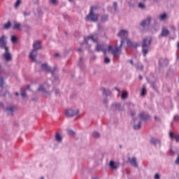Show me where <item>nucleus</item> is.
<instances>
[{
    "mask_svg": "<svg viewBox=\"0 0 179 179\" xmlns=\"http://www.w3.org/2000/svg\"><path fill=\"white\" fill-rule=\"evenodd\" d=\"M166 17H167V15H166V13H163L159 15L160 20H164V19H166Z\"/></svg>",
    "mask_w": 179,
    "mask_h": 179,
    "instance_id": "nucleus-26",
    "label": "nucleus"
},
{
    "mask_svg": "<svg viewBox=\"0 0 179 179\" xmlns=\"http://www.w3.org/2000/svg\"><path fill=\"white\" fill-rule=\"evenodd\" d=\"M150 43H152V38L148 37L143 39L142 43L143 47V54L144 57H146V54H148V47L150 45Z\"/></svg>",
    "mask_w": 179,
    "mask_h": 179,
    "instance_id": "nucleus-5",
    "label": "nucleus"
},
{
    "mask_svg": "<svg viewBox=\"0 0 179 179\" xmlns=\"http://www.w3.org/2000/svg\"><path fill=\"white\" fill-rule=\"evenodd\" d=\"M129 62H130V64H131V65H134V61L129 60Z\"/></svg>",
    "mask_w": 179,
    "mask_h": 179,
    "instance_id": "nucleus-47",
    "label": "nucleus"
},
{
    "mask_svg": "<svg viewBox=\"0 0 179 179\" xmlns=\"http://www.w3.org/2000/svg\"><path fill=\"white\" fill-rule=\"evenodd\" d=\"M128 161L134 167H138V162H136V158H128Z\"/></svg>",
    "mask_w": 179,
    "mask_h": 179,
    "instance_id": "nucleus-13",
    "label": "nucleus"
},
{
    "mask_svg": "<svg viewBox=\"0 0 179 179\" xmlns=\"http://www.w3.org/2000/svg\"><path fill=\"white\" fill-rule=\"evenodd\" d=\"M55 93H56V94H58V93H59V90H55Z\"/></svg>",
    "mask_w": 179,
    "mask_h": 179,
    "instance_id": "nucleus-46",
    "label": "nucleus"
},
{
    "mask_svg": "<svg viewBox=\"0 0 179 179\" xmlns=\"http://www.w3.org/2000/svg\"><path fill=\"white\" fill-rule=\"evenodd\" d=\"M155 121H157L159 120V117H157V116H155Z\"/></svg>",
    "mask_w": 179,
    "mask_h": 179,
    "instance_id": "nucleus-49",
    "label": "nucleus"
},
{
    "mask_svg": "<svg viewBox=\"0 0 179 179\" xmlns=\"http://www.w3.org/2000/svg\"><path fill=\"white\" fill-rule=\"evenodd\" d=\"M136 69L138 71H142L143 69V66H142V64H140L139 66H136Z\"/></svg>",
    "mask_w": 179,
    "mask_h": 179,
    "instance_id": "nucleus-31",
    "label": "nucleus"
},
{
    "mask_svg": "<svg viewBox=\"0 0 179 179\" xmlns=\"http://www.w3.org/2000/svg\"><path fill=\"white\" fill-rule=\"evenodd\" d=\"M3 77L0 76V87H3Z\"/></svg>",
    "mask_w": 179,
    "mask_h": 179,
    "instance_id": "nucleus-28",
    "label": "nucleus"
},
{
    "mask_svg": "<svg viewBox=\"0 0 179 179\" xmlns=\"http://www.w3.org/2000/svg\"><path fill=\"white\" fill-rule=\"evenodd\" d=\"M139 117L141 118V120L143 121H146L148 120H149V118H150V117L149 116V115L142 112L139 114Z\"/></svg>",
    "mask_w": 179,
    "mask_h": 179,
    "instance_id": "nucleus-11",
    "label": "nucleus"
},
{
    "mask_svg": "<svg viewBox=\"0 0 179 179\" xmlns=\"http://www.w3.org/2000/svg\"><path fill=\"white\" fill-rule=\"evenodd\" d=\"M41 179H44V178H43V177H41Z\"/></svg>",
    "mask_w": 179,
    "mask_h": 179,
    "instance_id": "nucleus-56",
    "label": "nucleus"
},
{
    "mask_svg": "<svg viewBox=\"0 0 179 179\" xmlns=\"http://www.w3.org/2000/svg\"><path fill=\"white\" fill-rule=\"evenodd\" d=\"M38 91L39 92H45L44 86L40 85L39 87H38Z\"/></svg>",
    "mask_w": 179,
    "mask_h": 179,
    "instance_id": "nucleus-32",
    "label": "nucleus"
},
{
    "mask_svg": "<svg viewBox=\"0 0 179 179\" xmlns=\"http://www.w3.org/2000/svg\"><path fill=\"white\" fill-rule=\"evenodd\" d=\"M141 126H142V123L141 122H139V123H138V124H135L134 126V129H141Z\"/></svg>",
    "mask_w": 179,
    "mask_h": 179,
    "instance_id": "nucleus-24",
    "label": "nucleus"
},
{
    "mask_svg": "<svg viewBox=\"0 0 179 179\" xmlns=\"http://www.w3.org/2000/svg\"><path fill=\"white\" fill-rule=\"evenodd\" d=\"M150 143L152 145H154L155 146H156L157 143H160V141H159L157 138H152L150 141Z\"/></svg>",
    "mask_w": 179,
    "mask_h": 179,
    "instance_id": "nucleus-18",
    "label": "nucleus"
},
{
    "mask_svg": "<svg viewBox=\"0 0 179 179\" xmlns=\"http://www.w3.org/2000/svg\"><path fill=\"white\" fill-rule=\"evenodd\" d=\"M96 50L98 52L102 51L104 55L107 54V50L104 49V45L98 44L96 45Z\"/></svg>",
    "mask_w": 179,
    "mask_h": 179,
    "instance_id": "nucleus-9",
    "label": "nucleus"
},
{
    "mask_svg": "<svg viewBox=\"0 0 179 179\" xmlns=\"http://www.w3.org/2000/svg\"><path fill=\"white\" fill-rule=\"evenodd\" d=\"M176 164H179V155L175 162Z\"/></svg>",
    "mask_w": 179,
    "mask_h": 179,
    "instance_id": "nucleus-40",
    "label": "nucleus"
},
{
    "mask_svg": "<svg viewBox=\"0 0 179 179\" xmlns=\"http://www.w3.org/2000/svg\"><path fill=\"white\" fill-rule=\"evenodd\" d=\"M174 120H175V121H177L178 122H179V116H178V115H176V116L174 117Z\"/></svg>",
    "mask_w": 179,
    "mask_h": 179,
    "instance_id": "nucleus-37",
    "label": "nucleus"
},
{
    "mask_svg": "<svg viewBox=\"0 0 179 179\" xmlns=\"http://www.w3.org/2000/svg\"><path fill=\"white\" fill-rule=\"evenodd\" d=\"M144 1H146V0H143Z\"/></svg>",
    "mask_w": 179,
    "mask_h": 179,
    "instance_id": "nucleus-58",
    "label": "nucleus"
},
{
    "mask_svg": "<svg viewBox=\"0 0 179 179\" xmlns=\"http://www.w3.org/2000/svg\"><path fill=\"white\" fill-rule=\"evenodd\" d=\"M109 167L111 169V170H117V169L120 167V163L110 161L109 162Z\"/></svg>",
    "mask_w": 179,
    "mask_h": 179,
    "instance_id": "nucleus-7",
    "label": "nucleus"
},
{
    "mask_svg": "<svg viewBox=\"0 0 179 179\" xmlns=\"http://www.w3.org/2000/svg\"><path fill=\"white\" fill-rule=\"evenodd\" d=\"M55 139L56 141H57V142H61V141H62V137H61V135H59V133L56 134Z\"/></svg>",
    "mask_w": 179,
    "mask_h": 179,
    "instance_id": "nucleus-22",
    "label": "nucleus"
},
{
    "mask_svg": "<svg viewBox=\"0 0 179 179\" xmlns=\"http://www.w3.org/2000/svg\"><path fill=\"white\" fill-rule=\"evenodd\" d=\"M29 13H24V16H29Z\"/></svg>",
    "mask_w": 179,
    "mask_h": 179,
    "instance_id": "nucleus-44",
    "label": "nucleus"
},
{
    "mask_svg": "<svg viewBox=\"0 0 179 179\" xmlns=\"http://www.w3.org/2000/svg\"><path fill=\"white\" fill-rule=\"evenodd\" d=\"M42 71H45L46 72H50L51 68L48 66V64H43L41 65Z\"/></svg>",
    "mask_w": 179,
    "mask_h": 179,
    "instance_id": "nucleus-15",
    "label": "nucleus"
},
{
    "mask_svg": "<svg viewBox=\"0 0 179 179\" xmlns=\"http://www.w3.org/2000/svg\"><path fill=\"white\" fill-rule=\"evenodd\" d=\"M21 96L22 97H26V92H22Z\"/></svg>",
    "mask_w": 179,
    "mask_h": 179,
    "instance_id": "nucleus-42",
    "label": "nucleus"
},
{
    "mask_svg": "<svg viewBox=\"0 0 179 179\" xmlns=\"http://www.w3.org/2000/svg\"><path fill=\"white\" fill-rule=\"evenodd\" d=\"M146 88L143 87L141 92V96H146Z\"/></svg>",
    "mask_w": 179,
    "mask_h": 179,
    "instance_id": "nucleus-25",
    "label": "nucleus"
},
{
    "mask_svg": "<svg viewBox=\"0 0 179 179\" xmlns=\"http://www.w3.org/2000/svg\"><path fill=\"white\" fill-rule=\"evenodd\" d=\"M0 48L5 50V52L3 54V58L7 62L12 61V55L9 52V48L6 45V36L5 35H3L0 38Z\"/></svg>",
    "mask_w": 179,
    "mask_h": 179,
    "instance_id": "nucleus-2",
    "label": "nucleus"
},
{
    "mask_svg": "<svg viewBox=\"0 0 179 179\" xmlns=\"http://www.w3.org/2000/svg\"><path fill=\"white\" fill-rule=\"evenodd\" d=\"M155 179H160V175H159V173H156L155 176Z\"/></svg>",
    "mask_w": 179,
    "mask_h": 179,
    "instance_id": "nucleus-38",
    "label": "nucleus"
},
{
    "mask_svg": "<svg viewBox=\"0 0 179 179\" xmlns=\"http://www.w3.org/2000/svg\"><path fill=\"white\" fill-rule=\"evenodd\" d=\"M92 136H94V138H99L100 134H99V132L95 131L92 134Z\"/></svg>",
    "mask_w": 179,
    "mask_h": 179,
    "instance_id": "nucleus-29",
    "label": "nucleus"
},
{
    "mask_svg": "<svg viewBox=\"0 0 179 179\" xmlns=\"http://www.w3.org/2000/svg\"><path fill=\"white\" fill-rule=\"evenodd\" d=\"M107 19H108V16L107 15H103L101 18L102 22H106V20H107Z\"/></svg>",
    "mask_w": 179,
    "mask_h": 179,
    "instance_id": "nucleus-33",
    "label": "nucleus"
},
{
    "mask_svg": "<svg viewBox=\"0 0 179 179\" xmlns=\"http://www.w3.org/2000/svg\"><path fill=\"white\" fill-rule=\"evenodd\" d=\"M150 20H152V18L150 17H148L145 20L141 22V26H142L143 27H145V26H149L150 24Z\"/></svg>",
    "mask_w": 179,
    "mask_h": 179,
    "instance_id": "nucleus-10",
    "label": "nucleus"
},
{
    "mask_svg": "<svg viewBox=\"0 0 179 179\" xmlns=\"http://www.w3.org/2000/svg\"><path fill=\"white\" fill-rule=\"evenodd\" d=\"M69 2H72V0H69Z\"/></svg>",
    "mask_w": 179,
    "mask_h": 179,
    "instance_id": "nucleus-55",
    "label": "nucleus"
},
{
    "mask_svg": "<svg viewBox=\"0 0 179 179\" xmlns=\"http://www.w3.org/2000/svg\"><path fill=\"white\" fill-rule=\"evenodd\" d=\"M15 96H19V93L15 92Z\"/></svg>",
    "mask_w": 179,
    "mask_h": 179,
    "instance_id": "nucleus-54",
    "label": "nucleus"
},
{
    "mask_svg": "<svg viewBox=\"0 0 179 179\" xmlns=\"http://www.w3.org/2000/svg\"><path fill=\"white\" fill-rule=\"evenodd\" d=\"M55 57H59V54L58 53L55 54Z\"/></svg>",
    "mask_w": 179,
    "mask_h": 179,
    "instance_id": "nucleus-50",
    "label": "nucleus"
},
{
    "mask_svg": "<svg viewBox=\"0 0 179 179\" xmlns=\"http://www.w3.org/2000/svg\"><path fill=\"white\" fill-rule=\"evenodd\" d=\"M104 63L105 64H110V59L108 57L104 58Z\"/></svg>",
    "mask_w": 179,
    "mask_h": 179,
    "instance_id": "nucleus-34",
    "label": "nucleus"
},
{
    "mask_svg": "<svg viewBox=\"0 0 179 179\" xmlns=\"http://www.w3.org/2000/svg\"><path fill=\"white\" fill-rule=\"evenodd\" d=\"M138 8H141V9H143L145 8V4L140 3L138 4Z\"/></svg>",
    "mask_w": 179,
    "mask_h": 179,
    "instance_id": "nucleus-35",
    "label": "nucleus"
},
{
    "mask_svg": "<svg viewBox=\"0 0 179 179\" xmlns=\"http://www.w3.org/2000/svg\"><path fill=\"white\" fill-rule=\"evenodd\" d=\"M113 6H114L115 9H117V2H115L113 3Z\"/></svg>",
    "mask_w": 179,
    "mask_h": 179,
    "instance_id": "nucleus-43",
    "label": "nucleus"
},
{
    "mask_svg": "<svg viewBox=\"0 0 179 179\" xmlns=\"http://www.w3.org/2000/svg\"><path fill=\"white\" fill-rule=\"evenodd\" d=\"M77 114H79V110L75 111L73 109H68L66 110V117H75Z\"/></svg>",
    "mask_w": 179,
    "mask_h": 179,
    "instance_id": "nucleus-6",
    "label": "nucleus"
},
{
    "mask_svg": "<svg viewBox=\"0 0 179 179\" xmlns=\"http://www.w3.org/2000/svg\"><path fill=\"white\" fill-rule=\"evenodd\" d=\"M102 90L105 96H110V94H111V92L108 90H106V88H102Z\"/></svg>",
    "mask_w": 179,
    "mask_h": 179,
    "instance_id": "nucleus-21",
    "label": "nucleus"
},
{
    "mask_svg": "<svg viewBox=\"0 0 179 179\" xmlns=\"http://www.w3.org/2000/svg\"><path fill=\"white\" fill-rule=\"evenodd\" d=\"M89 40H92L93 41L94 43H97V35L94 34V35H91L90 36H88L87 38L85 39V41H89Z\"/></svg>",
    "mask_w": 179,
    "mask_h": 179,
    "instance_id": "nucleus-12",
    "label": "nucleus"
},
{
    "mask_svg": "<svg viewBox=\"0 0 179 179\" xmlns=\"http://www.w3.org/2000/svg\"><path fill=\"white\" fill-rule=\"evenodd\" d=\"M17 40V38H16L15 36H11V41H12V43H16Z\"/></svg>",
    "mask_w": 179,
    "mask_h": 179,
    "instance_id": "nucleus-30",
    "label": "nucleus"
},
{
    "mask_svg": "<svg viewBox=\"0 0 179 179\" xmlns=\"http://www.w3.org/2000/svg\"><path fill=\"white\" fill-rule=\"evenodd\" d=\"M15 108L13 106H10L9 108H6V111L8 112V115H13V110Z\"/></svg>",
    "mask_w": 179,
    "mask_h": 179,
    "instance_id": "nucleus-16",
    "label": "nucleus"
},
{
    "mask_svg": "<svg viewBox=\"0 0 179 179\" xmlns=\"http://www.w3.org/2000/svg\"><path fill=\"white\" fill-rule=\"evenodd\" d=\"M50 3H53V4L57 3V0H50Z\"/></svg>",
    "mask_w": 179,
    "mask_h": 179,
    "instance_id": "nucleus-41",
    "label": "nucleus"
},
{
    "mask_svg": "<svg viewBox=\"0 0 179 179\" xmlns=\"http://www.w3.org/2000/svg\"><path fill=\"white\" fill-rule=\"evenodd\" d=\"M127 44L129 47H138V44H134V43L131 42L129 40L127 41Z\"/></svg>",
    "mask_w": 179,
    "mask_h": 179,
    "instance_id": "nucleus-19",
    "label": "nucleus"
},
{
    "mask_svg": "<svg viewBox=\"0 0 179 179\" xmlns=\"http://www.w3.org/2000/svg\"><path fill=\"white\" fill-rule=\"evenodd\" d=\"M78 52H80V51H82V49L81 48H78Z\"/></svg>",
    "mask_w": 179,
    "mask_h": 179,
    "instance_id": "nucleus-52",
    "label": "nucleus"
},
{
    "mask_svg": "<svg viewBox=\"0 0 179 179\" xmlns=\"http://www.w3.org/2000/svg\"><path fill=\"white\" fill-rule=\"evenodd\" d=\"M21 24L19 22H14V24L13 26V30H19L20 29Z\"/></svg>",
    "mask_w": 179,
    "mask_h": 179,
    "instance_id": "nucleus-17",
    "label": "nucleus"
},
{
    "mask_svg": "<svg viewBox=\"0 0 179 179\" xmlns=\"http://www.w3.org/2000/svg\"><path fill=\"white\" fill-rule=\"evenodd\" d=\"M115 90H117L119 92V94H120V89L115 87Z\"/></svg>",
    "mask_w": 179,
    "mask_h": 179,
    "instance_id": "nucleus-48",
    "label": "nucleus"
},
{
    "mask_svg": "<svg viewBox=\"0 0 179 179\" xmlns=\"http://www.w3.org/2000/svg\"><path fill=\"white\" fill-rule=\"evenodd\" d=\"M140 80H142V76H139Z\"/></svg>",
    "mask_w": 179,
    "mask_h": 179,
    "instance_id": "nucleus-53",
    "label": "nucleus"
},
{
    "mask_svg": "<svg viewBox=\"0 0 179 179\" xmlns=\"http://www.w3.org/2000/svg\"><path fill=\"white\" fill-rule=\"evenodd\" d=\"M0 108H3V104L2 103H0Z\"/></svg>",
    "mask_w": 179,
    "mask_h": 179,
    "instance_id": "nucleus-45",
    "label": "nucleus"
},
{
    "mask_svg": "<svg viewBox=\"0 0 179 179\" xmlns=\"http://www.w3.org/2000/svg\"><path fill=\"white\" fill-rule=\"evenodd\" d=\"M117 36L118 37H120V38H122L121 40L120 46H115V48L111 45L108 46V52H111L113 57H118V55H120L121 53V48L122 47V43H124V38H127V37H128V31L126 30H121Z\"/></svg>",
    "mask_w": 179,
    "mask_h": 179,
    "instance_id": "nucleus-1",
    "label": "nucleus"
},
{
    "mask_svg": "<svg viewBox=\"0 0 179 179\" xmlns=\"http://www.w3.org/2000/svg\"><path fill=\"white\" fill-rule=\"evenodd\" d=\"M135 114H136L135 111H131V112H130V115H131V117H134V116L135 115Z\"/></svg>",
    "mask_w": 179,
    "mask_h": 179,
    "instance_id": "nucleus-39",
    "label": "nucleus"
},
{
    "mask_svg": "<svg viewBox=\"0 0 179 179\" xmlns=\"http://www.w3.org/2000/svg\"><path fill=\"white\" fill-rule=\"evenodd\" d=\"M169 138L171 139H175L176 142H179V134H176L173 131H169Z\"/></svg>",
    "mask_w": 179,
    "mask_h": 179,
    "instance_id": "nucleus-8",
    "label": "nucleus"
},
{
    "mask_svg": "<svg viewBox=\"0 0 179 179\" xmlns=\"http://www.w3.org/2000/svg\"><path fill=\"white\" fill-rule=\"evenodd\" d=\"M68 132L69 135H75V132H73V131L72 130H69Z\"/></svg>",
    "mask_w": 179,
    "mask_h": 179,
    "instance_id": "nucleus-36",
    "label": "nucleus"
},
{
    "mask_svg": "<svg viewBox=\"0 0 179 179\" xmlns=\"http://www.w3.org/2000/svg\"><path fill=\"white\" fill-rule=\"evenodd\" d=\"M116 106H120V104H117Z\"/></svg>",
    "mask_w": 179,
    "mask_h": 179,
    "instance_id": "nucleus-57",
    "label": "nucleus"
},
{
    "mask_svg": "<svg viewBox=\"0 0 179 179\" xmlns=\"http://www.w3.org/2000/svg\"><path fill=\"white\" fill-rule=\"evenodd\" d=\"M127 97H128V92L127 91H124L122 93L121 99H122V100H125V99H127Z\"/></svg>",
    "mask_w": 179,
    "mask_h": 179,
    "instance_id": "nucleus-20",
    "label": "nucleus"
},
{
    "mask_svg": "<svg viewBox=\"0 0 179 179\" xmlns=\"http://www.w3.org/2000/svg\"><path fill=\"white\" fill-rule=\"evenodd\" d=\"M169 34H170L169 29L163 28L161 33L162 37H166V36H169Z\"/></svg>",
    "mask_w": 179,
    "mask_h": 179,
    "instance_id": "nucleus-14",
    "label": "nucleus"
},
{
    "mask_svg": "<svg viewBox=\"0 0 179 179\" xmlns=\"http://www.w3.org/2000/svg\"><path fill=\"white\" fill-rule=\"evenodd\" d=\"M10 27V21H8V22H6L4 24L3 29H4V30H8V29H9Z\"/></svg>",
    "mask_w": 179,
    "mask_h": 179,
    "instance_id": "nucleus-23",
    "label": "nucleus"
},
{
    "mask_svg": "<svg viewBox=\"0 0 179 179\" xmlns=\"http://www.w3.org/2000/svg\"><path fill=\"white\" fill-rule=\"evenodd\" d=\"M33 50L29 54V58L31 59L34 62H36L37 59V50H40L41 48V42L39 41H35L33 44Z\"/></svg>",
    "mask_w": 179,
    "mask_h": 179,
    "instance_id": "nucleus-3",
    "label": "nucleus"
},
{
    "mask_svg": "<svg viewBox=\"0 0 179 179\" xmlns=\"http://www.w3.org/2000/svg\"><path fill=\"white\" fill-rule=\"evenodd\" d=\"M27 90H30V85H27Z\"/></svg>",
    "mask_w": 179,
    "mask_h": 179,
    "instance_id": "nucleus-51",
    "label": "nucleus"
},
{
    "mask_svg": "<svg viewBox=\"0 0 179 179\" xmlns=\"http://www.w3.org/2000/svg\"><path fill=\"white\" fill-rule=\"evenodd\" d=\"M178 96H179V93H178Z\"/></svg>",
    "mask_w": 179,
    "mask_h": 179,
    "instance_id": "nucleus-59",
    "label": "nucleus"
},
{
    "mask_svg": "<svg viewBox=\"0 0 179 179\" xmlns=\"http://www.w3.org/2000/svg\"><path fill=\"white\" fill-rule=\"evenodd\" d=\"M21 3H22L21 0H17V1L15 3V8H19Z\"/></svg>",
    "mask_w": 179,
    "mask_h": 179,
    "instance_id": "nucleus-27",
    "label": "nucleus"
},
{
    "mask_svg": "<svg viewBox=\"0 0 179 179\" xmlns=\"http://www.w3.org/2000/svg\"><path fill=\"white\" fill-rule=\"evenodd\" d=\"M96 9H97V7L96 6L91 7L89 15L85 17V20H87V22H90V20L91 22H97V20H99V15L93 13Z\"/></svg>",
    "mask_w": 179,
    "mask_h": 179,
    "instance_id": "nucleus-4",
    "label": "nucleus"
}]
</instances>
